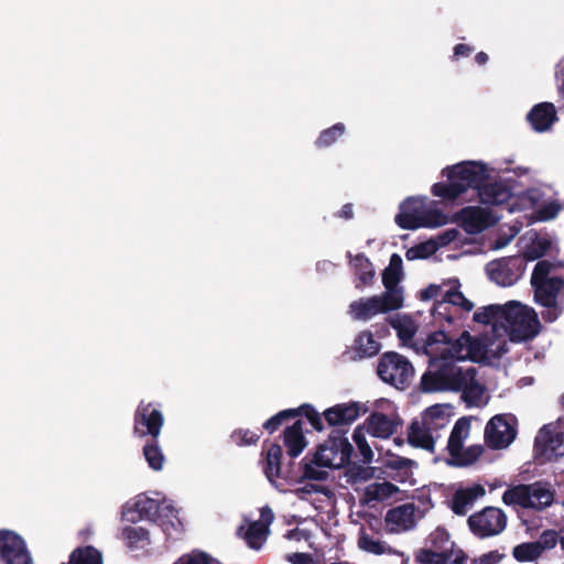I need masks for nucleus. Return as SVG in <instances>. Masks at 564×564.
<instances>
[{
  "instance_id": "nucleus-1",
  "label": "nucleus",
  "mask_w": 564,
  "mask_h": 564,
  "mask_svg": "<svg viewBox=\"0 0 564 564\" xmlns=\"http://www.w3.org/2000/svg\"><path fill=\"white\" fill-rule=\"evenodd\" d=\"M360 411V404L351 401L335 404L323 412L327 425L336 429L312 456L308 453L301 460L303 479L323 481L327 479L328 473L316 467L338 469L349 464L354 447L346 436L347 427L359 417Z\"/></svg>"
},
{
  "instance_id": "nucleus-2",
  "label": "nucleus",
  "mask_w": 564,
  "mask_h": 564,
  "mask_svg": "<svg viewBox=\"0 0 564 564\" xmlns=\"http://www.w3.org/2000/svg\"><path fill=\"white\" fill-rule=\"evenodd\" d=\"M442 175L447 177V182L433 184L431 193L446 202L455 200L469 188L477 191L484 205L501 206L513 197L510 182H489V169L482 162L463 161L443 169Z\"/></svg>"
},
{
  "instance_id": "nucleus-3",
  "label": "nucleus",
  "mask_w": 564,
  "mask_h": 564,
  "mask_svg": "<svg viewBox=\"0 0 564 564\" xmlns=\"http://www.w3.org/2000/svg\"><path fill=\"white\" fill-rule=\"evenodd\" d=\"M563 264L560 262L558 267ZM557 264L549 260H540L532 272L531 285L534 290V301L544 307L541 312L542 318L546 323H553L563 312L557 299L561 290L564 289V279L562 276H549L551 271Z\"/></svg>"
},
{
  "instance_id": "nucleus-4",
  "label": "nucleus",
  "mask_w": 564,
  "mask_h": 564,
  "mask_svg": "<svg viewBox=\"0 0 564 564\" xmlns=\"http://www.w3.org/2000/svg\"><path fill=\"white\" fill-rule=\"evenodd\" d=\"M430 370L421 377L420 389L422 392L432 393L440 391L459 392L462 386V367L453 361L451 350L440 354V357L430 359Z\"/></svg>"
},
{
  "instance_id": "nucleus-5",
  "label": "nucleus",
  "mask_w": 564,
  "mask_h": 564,
  "mask_svg": "<svg viewBox=\"0 0 564 564\" xmlns=\"http://www.w3.org/2000/svg\"><path fill=\"white\" fill-rule=\"evenodd\" d=\"M501 326L514 343L532 339L540 330V322L534 310L514 301L505 305Z\"/></svg>"
},
{
  "instance_id": "nucleus-6",
  "label": "nucleus",
  "mask_w": 564,
  "mask_h": 564,
  "mask_svg": "<svg viewBox=\"0 0 564 564\" xmlns=\"http://www.w3.org/2000/svg\"><path fill=\"white\" fill-rule=\"evenodd\" d=\"M554 500V492L546 481L521 484L507 489L502 495L506 505L520 506L524 509L543 510Z\"/></svg>"
},
{
  "instance_id": "nucleus-7",
  "label": "nucleus",
  "mask_w": 564,
  "mask_h": 564,
  "mask_svg": "<svg viewBox=\"0 0 564 564\" xmlns=\"http://www.w3.org/2000/svg\"><path fill=\"white\" fill-rule=\"evenodd\" d=\"M377 375L383 382L404 390L412 381L414 368L404 356L394 351H388L379 359Z\"/></svg>"
},
{
  "instance_id": "nucleus-8",
  "label": "nucleus",
  "mask_w": 564,
  "mask_h": 564,
  "mask_svg": "<svg viewBox=\"0 0 564 564\" xmlns=\"http://www.w3.org/2000/svg\"><path fill=\"white\" fill-rule=\"evenodd\" d=\"M469 530L479 539L500 534L507 527V516L496 507H486L473 513L467 520Z\"/></svg>"
},
{
  "instance_id": "nucleus-9",
  "label": "nucleus",
  "mask_w": 564,
  "mask_h": 564,
  "mask_svg": "<svg viewBox=\"0 0 564 564\" xmlns=\"http://www.w3.org/2000/svg\"><path fill=\"white\" fill-rule=\"evenodd\" d=\"M164 425L162 411L152 402L141 401L133 415V434L140 438H159Z\"/></svg>"
},
{
  "instance_id": "nucleus-10",
  "label": "nucleus",
  "mask_w": 564,
  "mask_h": 564,
  "mask_svg": "<svg viewBox=\"0 0 564 564\" xmlns=\"http://www.w3.org/2000/svg\"><path fill=\"white\" fill-rule=\"evenodd\" d=\"M516 436V417L513 415L497 414L488 421L485 427V442L491 449L508 447Z\"/></svg>"
},
{
  "instance_id": "nucleus-11",
  "label": "nucleus",
  "mask_w": 564,
  "mask_h": 564,
  "mask_svg": "<svg viewBox=\"0 0 564 564\" xmlns=\"http://www.w3.org/2000/svg\"><path fill=\"white\" fill-rule=\"evenodd\" d=\"M525 270V259L521 256H511L494 260L486 265L489 279L501 286L513 285Z\"/></svg>"
},
{
  "instance_id": "nucleus-12",
  "label": "nucleus",
  "mask_w": 564,
  "mask_h": 564,
  "mask_svg": "<svg viewBox=\"0 0 564 564\" xmlns=\"http://www.w3.org/2000/svg\"><path fill=\"white\" fill-rule=\"evenodd\" d=\"M399 308L401 306L393 302L389 294H380L354 301L349 305V313L355 319L369 321L378 314H384Z\"/></svg>"
},
{
  "instance_id": "nucleus-13",
  "label": "nucleus",
  "mask_w": 564,
  "mask_h": 564,
  "mask_svg": "<svg viewBox=\"0 0 564 564\" xmlns=\"http://www.w3.org/2000/svg\"><path fill=\"white\" fill-rule=\"evenodd\" d=\"M0 556L7 564H33L24 540L11 530H0Z\"/></svg>"
},
{
  "instance_id": "nucleus-14",
  "label": "nucleus",
  "mask_w": 564,
  "mask_h": 564,
  "mask_svg": "<svg viewBox=\"0 0 564 564\" xmlns=\"http://www.w3.org/2000/svg\"><path fill=\"white\" fill-rule=\"evenodd\" d=\"M262 455L264 456L263 473L270 482H274L278 478H291L293 463L283 464V449L281 445L278 443L267 444L264 442Z\"/></svg>"
},
{
  "instance_id": "nucleus-15",
  "label": "nucleus",
  "mask_w": 564,
  "mask_h": 564,
  "mask_svg": "<svg viewBox=\"0 0 564 564\" xmlns=\"http://www.w3.org/2000/svg\"><path fill=\"white\" fill-rule=\"evenodd\" d=\"M424 208V199L408 197L400 204L399 213L395 215L394 221L402 229H419Z\"/></svg>"
},
{
  "instance_id": "nucleus-16",
  "label": "nucleus",
  "mask_w": 564,
  "mask_h": 564,
  "mask_svg": "<svg viewBox=\"0 0 564 564\" xmlns=\"http://www.w3.org/2000/svg\"><path fill=\"white\" fill-rule=\"evenodd\" d=\"M527 120L535 132L549 131L558 120L556 108L547 101L536 104L528 112Z\"/></svg>"
},
{
  "instance_id": "nucleus-17",
  "label": "nucleus",
  "mask_w": 564,
  "mask_h": 564,
  "mask_svg": "<svg viewBox=\"0 0 564 564\" xmlns=\"http://www.w3.org/2000/svg\"><path fill=\"white\" fill-rule=\"evenodd\" d=\"M476 377L477 369L475 367L463 369L459 377L463 386L459 389L462 399L468 406L478 405L485 392V387L477 381Z\"/></svg>"
},
{
  "instance_id": "nucleus-18",
  "label": "nucleus",
  "mask_w": 564,
  "mask_h": 564,
  "mask_svg": "<svg viewBox=\"0 0 564 564\" xmlns=\"http://www.w3.org/2000/svg\"><path fill=\"white\" fill-rule=\"evenodd\" d=\"M433 426H429L423 421L413 420L408 427V443L430 453L435 451V438L432 435Z\"/></svg>"
},
{
  "instance_id": "nucleus-19",
  "label": "nucleus",
  "mask_w": 564,
  "mask_h": 564,
  "mask_svg": "<svg viewBox=\"0 0 564 564\" xmlns=\"http://www.w3.org/2000/svg\"><path fill=\"white\" fill-rule=\"evenodd\" d=\"M283 445L291 459L299 457L307 446L303 432V421L296 420L292 425L286 426L282 434Z\"/></svg>"
},
{
  "instance_id": "nucleus-20",
  "label": "nucleus",
  "mask_w": 564,
  "mask_h": 564,
  "mask_svg": "<svg viewBox=\"0 0 564 564\" xmlns=\"http://www.w3.org/2000/svg\"><path fill=\"white\" fill-rule=\"evenodd\" d=\"M160 510V501L140 495L135 498L133 509L124 513L126 518L130 522H137L141 519H147L151 522L155 521V516Z\"/></svg>"
},
{
  "instance_id": "nucleus-21",
  "label": "nucleus",
  "mask_w": 564,
  "mask_h": 564,
  "mask_svg": "<svg viewBox=\"0 0 564 564\" xmlns=\"http://www.w3.org/2000/svg\"><path fill=\"white\" fill-rule=\"evenodd\" d=\"M349 263L354 269V273L357 276L359 283H356L357 289L362 286H369L375 280V268L370 259L362 252L352 256L350 251L347 252Z\"/></svg>"
},
{
  "instance_id": "nucleus-22",
  "label": "nucleus",
  "mask_w": 564,
  "mask_h": 564,
  "mask_svg": "<svg viewBox=\"0 0 564 564\" xmlns=\"http://www.w3.org/2000/svg\"><path fill=\"white\" fill-rule=\"evenodd\" d=\"M417 560L423 564H463L466 555L462 550H421Z\"/></svg>"
},
{
  "instance_id": "nucleus-23",
  "label": "nucleus",
  "mask_w": 564,
  "mask_h": 564,
  "mask_svg": "<svg viewBox=\"0 0 564 564\" xmlns=\"http://www.w3.org/2000/svg\"><path fill=\"white\" fill-rule=\"evenodd\" d=\"M485 494V488L478 484L471 487L458 489L452 498L451 508L455 514L465 516L468 507Z\"/></svg>"
},
{
  "instance_id": "nucleus-24",
  "label": "nucleus",
  "mask_w": 564,
  "mask_h": 564,
  "mask_svg": "<svg viewBox=\"0 0 564 564\" xmlns=\"http://www.w3.org/2000/svg\"><path fill=\"white\" fill-rule=\"evenodd\" d=\"M561 437V434L554 435L549 425H543L535 436L534 447L541 456L551 459L561 455L557 453V447L562 443Z\"/></svg>"
},
{
  "instance_id": "nucleus-25",
  "label": "nucleus",
  "mask_w": 564,
  "mask_h": 564,
  "mask_svg": "<svg viewBox=\"0 0 564 564\" xmlns=\"http://www.w3.org/2000/svg\"><path fill=\"white\" fill-rule=\"evenodd\" d=\"M367 432L380 438H388L397 432L398 422L382 412H372L368 419Z\"/></svg>"
},
{
  "instance_id": "nucleus-26",
  "label": "nucleus",
  "mask_w": 564,
  "mask_h": 564,
  "mask_svg": "<svg viewBox=\"0 0 564 564\" xmlns=\"http://www.w3.org/2000/svg\"><path fill=\"white\" fill-rule=\"evenodd\" d=\"M462 220L467 232L477 234L489 226V213L480 207H466L462 210Z\"/></svg>"
},
{
  "instance_id": "nucleus-27",
  "label": "nucleus",
  "mask_w": 564,
  "mask_h": 564,
  "mask_svg": "<svg viewBox=\"0 0 564 564\" xmlns=\"http://www.w3.org/2000/svg\"><path fill=\"white\" fill-rule=\"evenodd\" d=\"M470 421L463 416L456 421L447 442V451L453 458H458L463 449L464 440L468 436Z\"/></svg>"
},
{
  "instance_id": "nucleus-28",
  "label": "nucleus",
  "mask_w": 564,
  "mask_h": 564,
  "mask_svg": "<svg viewBox=\"0 0 564 564\" xmlns=\"http://www.w3.org/2000/svg\"><path fill=\"white\" fill-rule=\"evenodd\" d=\"M154 523L159 524L166 535H171L172 531L176 530V523L181 524L178 511L172 503L160 501V510L155 516Z\"/></svg>"
},
{
  "instance_id": "nucleus-29",
  "label": "nucleus",
  "mask_w": 564,
  "mask_h": 564,
  "mask_svg": "<svg viewBox=\"0 0 564 564\" xmlns=\"http://www.w3.org/2000/svg\"><path fill=\"white\" fill-rule=\"evenodd\" d=\"M380 350V344L373 338L371 332H361L355 339L354 351L359 359L372 357Z\"/></svg>"
},
{
  "instance_id": "nucleus-30",
  "label": "nucleus",
  "mask_w": 564,
  "mask_h": 564,
  "mask_svg": "<svg viewBox=\"0 0 564 564\" xmlns=\"http://www.w3.org/2000/svg\"><path fill=\"white\" fill-rule=\"evenodd\" d=\"M403 272H397L384 269L382 272V284L386 291L382 294H389L393 302L403 306V290L399 286Z\"/></svg>"
},
{
  "instance_id": "nucleus-31",
  "label": "nucleus",
  "mask_w": 564,
  "mask_h": 564,
  "mask_svg": "<svg viewBox=\"0 0 564 564\" xmlns=\"http://www.w3.org/2000/svg\"><path fill=\"white\" fill-rule=\"evenodd\" d=\"M142 453L152 470L160 471L163 469L165 456L159 445L158 438H149L143 445Z\"/></svg>"
},
{
  "instance_id": "nucleus-32",
  "label": "nucleus",
  "mask_w": 564,
  "mask_h": 564,
  "mask_svg": "<svg viewBox=\"0 0 564 564\" xmlns=\"http://www.w3.org/2000/svg\"><path fill=\"white\" fill-rule=\"evenodd\" d=\"M399 491V487L390 481L373 482L366 487L365 497L367 501H380L390 498Z\"/></svg>"
},
{
  "instance_id": "nucleus-33",
  "label": "nucleus",
  "mask_w": 564,
  "mask_h": 564,
  "mask_svg": "<svg viewBox=\"0 0 564 564\" xmlns=\"http://www.w3.org/2000/svg\"><path fill=\"white\" fill-rule=\"evenodd\" d=\"M122 538L130 549H142L150 543V533L141 527H126L122 530Z\"/></svg>"
},
{
  "instance_id": "nucleus-34",
  "label": "nucleus",
  "mask_w": 564,
  "mask_h": 564,
  "mask_svg": "<svg viewBox=\"0 0 564 564\" xmlns=\"http://www.w3.org/2000/svg\"><path fill=\"white\" fill-rule=\"evenodd\" d=\"M543 553V546L535 542L518 544L512 550L513 557L521 563L533 562Z\"/></svg>"
},
{
  "instance_id": "nucleus-35",
  "label": "nucleus",
  "mask_w": 564,
  "mask_h": 564,
  "mask_svg": "<svg viewBox=\"0 0 564 564\" xmlns=\"http://www.w3.org/2000/svg\"><path fill=\"white\" fill-rule=\"evenodd\" d=\"M270 529L265 524L251 522L245 533V540L249 547L259 550L269 535Z\"/></svg>"
},
{
  "instance_id": "nucleus-36",
  "label": "nucleus",
  "mask_w": 564,
  "mask_h": 564,
  "mask_svg": "<svg viewBox=\"0 0 564 564\" xmlns=\"http://www.w3.org/2000/svg\"><path fill=\"white\" fill-rule=\"evenodd\" d=\"M413 520V507L411 505H402L388 510L386 522L398 527L406 528Z\"/></svg>"
},
{
  "instance_id": "nucleus-37",
  "label": "nucleus",
  "mask_w": 564,
  "mask_h": 564,
  "mask_svg": "<svg viewBox=\"0 0 564 564\" xmlns=\"http://www.w3.org/2000/svg\"><path fill=\"white\" fill-rule=\"evenodd\" d=\"M505 313V305H488L474 313L473 319L476 323L489 325L499 322L502 325V317Z\"/></svg>"
},
{
  "instance_id": "nucleus-38",
  "label": "nucleus",
  "mask_w": 564,
  "mask_h": 564,
  "mask_svg": "<svg viewBox=\"0 0 564 564\" xmlns=\"http://www.w3.org/2000/svg\"><path fill=\"white\" fill-rule=\"evenodd\" d=\"M346 127L341 122H337L332 127L321 131L314 144L318 149H325L333 145L339 138L344 135Z\"/></svg>"
},
{
  "instance_id": "nucleus-39",
  "label": "nucleus",
  "mask_w": 564,
  "mask_h": 564,
  "mask_svg": "<svg viewBox=\"0 0 564 564\" xmlns=\"http://www.w3.org/2000/svg\"><path fill=\"white\" fill-rule=\"evenodd\" d=\"M293 411H296V417L304 416L316 432L324 430V416L312 404L303 403L299 408L293 409Z\"/></svg>"
},
{
  "instance_id": "nucleus-40",
  "label": "nucleus",
  "mask_w": 564,
  "mask_h": 564,
  "mask_svg": "<svg viewBox=\"0 0 564 564\" xmlns=\"http://www.w3.org/2000/svg\"><path fill=\"white\" fill-rule=\"evenodd\" d=\"M551 248V241L545 237H539L525 249L522 258L527 261H534L542 258Z\"/></svg>"
},
{
  "instance_id": "nucleus-41",
  "label": "nucleus",
  "mask_w": 564,
  "mask_h": 564,
  "mask_svg": "<svg viewBox=\"0 0 564 564\" xmlns=\"http://www.w3.org/2000/svg\"><path fill=\"white\" fill-rule=\"evenodd\" d=\"M422 421L429 426H433L434 430L435 427L445 426L447 419L445 417L442 406L436 404L425 410Z\"/></svg>"
},
{
  "instance_id": "nucleus-42",
  "label": "nucleus",
  "mask_w": 564,
  "mask_h": 564,
  "mask_svg": "<svg viewBox=\"0 0 564 564\" xmlns=\"http://www.w3.org/2000/svg\"><path fill=\"white\" fill-rule=\"evenodd\" d=\"M296 417V411H293V409H286L278 412L273 416H271L269 420H267L263 423V429L270 433L273 434L275 431L280 429V426L288 420L295 419Z\"/></svg>"
},
{
  "instance_id": "nucleus-43",
  "label": "nucleus",
  "mask_w": 564,
  "mask_h": 564,
  "mask_svg": "<svg viewBox=\"0 0 564 564\" xmlns=\"http://www.w3.org/2000/svg\"><path fill=\"white\" fill-rule=\"evenodd\" d=\"M352 440L356 443L360 455L362 456L364 463H370L373 457V453L366 440V434L362 426H357L352 433Z\"/></svg>"
},
{
  "instance_id": "nucleus-44",
  "label": "nucleus",
  "mask_w": 564,
  "mask_h": 564,
  "mask_svg": "<svg viewBox=\"0 0 564 564\" xmlns=\"http://www.w3.org/2000/svg\"><path fill=\"white\" fill-rule=\"evenodd\" d=\"M447 223V216L438 209H423L420 228H436Z\"/></svg>"
},
{
  "instance_id": "nucleus-45",
  "label": "nucleus",
  "mask_w": 564,
  "mask_h": 564,
  "mask_svg": "<svg viewBox=\"0 0 564 564\" xmlns=\"http://www.w3.org/2000/svg\"><path fill=\"white\" fill-rule=\"evenodd\" d=\"M451 337L444 332V330H436L431 333L425 343V352L430 356V359L432 357H440V352L434 348L435 345L438 344H449Z\"/></svg>"
},
{
  "instance_id": "nucleus-46",
  "label": "nucleus",
  "mask_w": 564,
  "mask_h": 564,
  "mask_svg": "<svg viewBox=\"0 0 564 564\" xmlns=\"http://www.w3.org/2000/svg\"><path fill=\"white\" fill-rule=\"evenodd\" d=\"M436 251V245L432 241L417 243L405 252L408 260L426 259Z\"/></svg>"
},
{
  "instance_id": "nucleus-47",
  "label": "nucleus",
  "mask_w": 564,
  "mask_h": 564,
  "mask_svg": "<svg viewBox=\"0 0 564 564\" xmlns=\"http://www.w3.org/2000/svg\"><path fill=\"white\" fill-rule=\"evenodd\" d=\"M260 435L248 430L237 429L230 434V440L237 446H249L258 443Z\"/></svg>"
},
{
  "instance_id": "nucleus-48",
  "label": "nucleus",
  "mask_w": 564,
  "mask_h": 564,
  "mask_svg": "<svg viewBox=\"0 0 564 564\" xmlns=\"http://www.w3.org/2000/svg\"><path fill=\"white\" fill-rule=\"evenodd\" d=\"M562 205L552 200L546 204H543L534 212V219L538 221H549L554 219L557 214L561 212Z\"/></svg>"
},
{
  "instance_id": "nucleus-49",
  "label": "nucleus",
  "mask_w": 564,
  "mask_h": 564,
  "mask_svg": "<svg viewBox=\"0 0 564 564\" xmlns=\"http://www.w3.org/2000/svg\"><path fill=\"white\" fill-rule=\"evenodd\" d=\"M430 542L433 551L443 549H453L454 542H451L448 532L443 528H437L430 534Z\"/></svg>"
},
{
  "instance_id": "nucleus-50",
  "label": "nucleus",
  "mask_w": 564,
  "mask_h": 564,
  "mask_svg": "<svg viewBox=\"0 0 564 564\" xmlns=\"http://www.w3.org/2000/svg\"><path fill=\"white\" fill-rule=\"evenodd\" d=\"M484 453V448L481 445H471L466 449H462L458 458L456 459V465L458 466H468L474 464Z\"/></svg>"
},
{
  "instance_id": "nucleus-51",
  "label": "nucleus",
  "mask_w": 564,
  "mask_h": 564,
  "mask_svg": "<svg viewBox=\"0 0 564 564\" xmlns=\"http://www.w3.org/2000/svg\"><path fill=\"white\" fill-rule=\"evenodd\" d=\"M470 340H471V336L469 335V333L467 330H464L460 338H458L454 341L451 339V343L447 344L448 347H445L444 349H442V351H440V354H447V351L451 350V352L453 355V361L455 362V360L462 359L460 354L463 351L465 343L470 341Z\"/></svg>"
},
{
  "instance_id": "nucleus-52",
  "label": "nucleus",
  "mask_w": 564,
  "mask_h": 564,
  "mask_svg": "<svg viewBox=\"0 0 564 564\" xmlns=\"http://www.w3.org/2000/svg\"><path fill=\"white\" fill-rule=\"evenodd\" d=\"M451 310V305L442 299L441 301H436L434 303L432 315L437 321H445L448 324H452L454 318L452 316Z\"/></svg>"
},
{
  "instance_id": "nucleus-53",
  "label": "nucleus",
  "mask_w": 564,
  "mask_h": 564,
  "mask_svg": "<svg viewBox=\"0 0 564 564\" xmlns=\"http://www.w3.org/2000/svg\"><path fill=\"white\" fill-rule=\"evenodd\" d=\"M358 544L360 549L376 555H381L386 552L384 544L381 541L373 540L369 535L360 536Z\"/></svg>"
},
{
  "instance_id": "nucleus-54",
  "label": "nucleus",
  "mask_w": 564,
  "mask_h": 564,
  "mask_svg": "<svg viewBox=\"0 0 564 564\" xmlns=\"http://www.w3.org/2000/svg\"><path fill=\"white\" fill-rule=\"evenodd\" d=\"M174 564H213V558L205 552H192L182 555Z\"/></svg>"
},
{
  "instance_id": "nucleus-55",
  "label": "nucleus",
  "mask_w": 564,
  "mask_h": 564,
  "mask_svg": "<svg viewBox=\"0 0 564 564\" xmlns=\"http://www.w3.org/2000/svg\"><path fill=\"white\" fill-rule=\"evenodd\" d=\"M413 466H416L414 460L398 455H393L392 458L387 463V467L395 470L408 469L412 468Z\"/></svg>"
},
{
  "instance_id": "nucleus-56",
  "label": "nucleus",
  "mask_w": 564,
  "mask_h": 564,
  "mask_svg": "<svg viewBox=\"0 0 564 564\" xmlns=\"http://www.w3.org/2000/svg\"><path fill=\"white\" fill-rule=\"evenodd\" d=\"M543 546V551L547 549H553L557 543V533L553 530L544 531L539 541H535Z\"/></svg>"
},
{
  "instance_id": "nucleus-57",
  "label": "nucleus",
  "mask_w": 564,
  "mask_h": 564,
  "mask_svg": "<svg viewBox=\"0 0 564 564\" xmlns=\"http://www.w3.org/2000/svg\"><path fill=\"white\" fill-rule=\"evenodd\" d=\"M555 79L557 84L558 94L564 96V57L556 65Z\"/></svg>"
},
{
  "instance_id": "nucleus-58",
  "label": "nucleus",
  "mask_w": 564,
  "mask_h": 564,
  "mask_svg": "<svg viewBox=\"0 0 564 564\" xmlns=\"http://www.w3.org/2000/svg\"><path fill=\"white\" fill-rule=\"evenodd\" d=\"M441 292V286L437 284H430L420 292V299L422 301H430L436 297Z\"/></svg>"
},
{
  "instance_id": "nucleus-59",
  "label": "nucleus",
  "mask_w": 564,
  "mask_h": 564,
  "mask_svg": "<svg viewBox=\"0 0 564 564\" xmlns=\"http://www.w3.org/2000/svg\"><path fill=\"white\" fill-rule=\"evenodd\" d=\"M463 293L458 290V286L449 289L443 296L449 305H456L459 300L463 299Z\"/></svg>"
},
{
  "instance_id": "nucleus-60",
  "label": "nucleus",
  "mask_w": 564,
  "mask_h": 564,
  "mask_svg": "<svg viewBox=\"0 0 564 564\" xmlns=\"http://www.w3.org/2000/svg\"><path fill=\"white\" fill-rule=\"evenodd\" d=\"M459 231L455 228L447 229L438 236L442 246L448 245L457 239Z\"/></svg>"
},
{
  "instance_id": "nucleus-61",
  "label": "nucleus",
  "mask_w": 564,
  "mask_h": 564,
  "mask_svg": "<svg viewBox=\"0 0 564 564\" xmlns=\"http://www.w3.org/2000/svg\"><path fill=\"white\" fill-rule=\"evenodd\" d=\"M274 519L273 511L269 507H264L260 511V520L258 523L265 524V528H269Z\"/></svg>"
},
{
  "instance_id": "nucleus-62",
  "label": "nucleus",
  "mask_w": 564,
  "mask_h": 564,
  "mask_svg": "<svg viewBox=\"0 0 564 564\" xmlns=\"http://www.w3.org/2000/svg\"><path fill=\"white\" fill-rule=\"evenodd\" d=\"M337 217L349 220L354 218V206L351 203L343 205L340 210L337 213Z\"/></svg>"
},
{
  "instance_id": "nucleus-63",
  "label": "nucleus",
  "mask_w": 564,
  "mask_h": 564,
  "mask_svg": "<svg viewBox=\"0 0 564 564\" xmlns=\"http://www.w3.org/2000/svg\"><path fill=\"white\" fill-rule=\"evenodd\" d=\"M386 269L402 272V258L398 253H393L390 257L389 265Z\"/></svg>"
},
{
  "instance_id": "nucleus-64",
  "label": "nucleus",
  "mask_w": 564,
  "mask_h": 564,
  "mask_svg": "<svg viewBox=\"0 0 564 564\" xmlns=\"http://www.w3.org/2000/svg\"><path fill=\"white\" fill-rule=\"evenodd\" d=\"M471 52H473V47L467 44L459 43V44L455 45V47H454V55L457 57L468 56Z\"/></svg>"
}]
</instances>
